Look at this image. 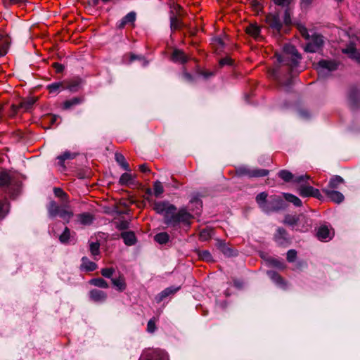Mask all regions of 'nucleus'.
Here are the masks:
<instances>
[{"label": "nucleus", "mask_w": 360, "mask_h": 360, "mask_svg": "<svg viewBox=\"0 0 360 360\" xmlns=\"http://www.w3.org/2000/svg\"><path fill=\"white\" fill-rule=\"evenodd\" d=\"M153 210L164 217V223L169 226L175 227L181 222H187L191 214L185 210L176 212V207L167 201L155 202Z\"/></svg>", "instance_id": "obj_1"}, {"label": "nucleus", "mask_w": 360, "mask_h": 360, "mask_svg": "<svg viewBox=\"0 0 360 360\" xmlns=\"http://www.w3.org/2000/svg\"><path fill=\"white\" fill-rule=\"evenodd\" d=\"M275 56L279 63L288 66L291 70L297 66L301 58L295 47L291 44H285L283 46V53H276Z\"/></svg>", "instance_id": "obj_2"}, {"label": "nucleus", "mask_w": 360, "mask_h": 360, "mask_svg": "<svg viewBox=\"0 0 360 360\" xmlns=\"http://www.w3.org/2000/svg\"><path fill=\"white\" fill-rule=\"evenodd\" d=\"M67 204L64 203L63 205L60 206L55 201L51 200L47 205L49 216L51 218L59 216L66 223H68L73 217V212L69 209V206Z\"/></svg>", "instance_id": "obj_3"}, {"label": "nucleus", "mask_w": 360, "mask_h": 360, "mask_svg": "<svg viewBox=\"0 0 360 360\" xmlns=\"http://www.w3.org/2000/svg\"><path fill=\"white\" fill-rule=\"evenodd\" d=\"M284 223L300 231H306L311 226V224L307 218L303 214L300 215H290L287 214L284 219Z\"/></svg>", "instance_id": "obj_4"}, {"label": "nucleus", "mask_w": 360, "mask_h": 360, "mask_svg": "<svg viewBox=\"0 0 360 360\" xmlns=\"http://www.w3.org/2000/svg\"><path fill=\"white\" fill-rule=\"evenodd\" d=\"M338 65V63L334 60H321L316 64V69L319 77L325 78L329 76L331 72L337 70Z\"/></svg>", "instance_id": "obj_5"}, {"label": "nucleus", "mask_w": 360, "mask_h": 360, "mask_svg": "<svg viewBox=\"0 0 360 360\" xmlns=\"http://www.w3.org/2000/svg\"><path fill=\"white\" fill-rule=\"evenodd\" d=\"M18 186L17 182L7 172H0V188L13 195Z\"/></svg>", "instance_id": "obj_6"}, {"label": "nucleus", "mask_w": 360, "mask_h": 360, "mask_svg": "<svg viewBox=\"0 0 360 360\" xmlns=\"http://www.w3.org/2000/svg\"><path fill=\"white\" fill-rule=\"evenodd\" d=\"M269 170L264 169H251L248 166H240L236 169L238 176L252 177H263L269 174Z\"/></svg>", "instance_id": "obj_7"}, {"label": "nucleus", "mask_w": 360, "mask_h": 360, "mask_svg": "<svg viewBox=\"0 0 360 360\" xmlns=\"http://www.w3.org/2000/svg\"><path fill=\"white\" fill-rule=\"evenodd\" d=\"M323 45V37L319 34H314L306 44L305 51L310 53H316L321 50Z\"/></svg>", "instance_id": "obj_8"}, {"label": "nucleus", "mask_w": 360, "mask_h": 360, "mask_svg": "<svg viewBox=\"0 0 360 360\" xmlns=\"http://www.w3.org/2000/svg\"><path fill=\"white\" fill-rule=\"evenodd\" d=\"M286 207L285 201L278 195H272L269 200V212L284 210Z\"/></svg>", "instance_id": "obj_9"}, {"label": "nucleus", "mask_w": 360, "mask_h": 360, "mask_svg": "<svg viewBox=\"0 0 360 360\" xmlns=\"http://www.w3.org/2000/svg\"><path fill=\"white\" fill-rule=\"evenodd\" d=\"M299 193L303 197L312 196L318 199H320L322 197L320 191L311 186H300Z\"/></svg>", "instance_id": "obj_10"}, {"label": "nucleus", "mask_w": 360, "mask_h": 360, "mask_svg": "<svg viewBox=\"0 0 360 360\" xmlns=\"http://www.w3.org/2000/svg\"><path fill=\"white\" fill-rule=\"evenodd\" d=\"M266 20L269 25L276 31H280L282 28L283 24L278 13L269 14L266 15Z\"/></svg>", "instance_id": "obj_11"}, {"label": "nucleus", "mask_w": 360, "mask_h": 360, "mask_svg": "<svg viewBox=\"0 0 360 360\" xmlns=\"http://www.w3.org/2000/svg\"><path fill=\"white\" fill-rule=\"evenodd\" d=\"M322 191L331 201L335 203H340L345 199L343 194L339 191L329 188H323Z\"/></svg>", "instance_id": "obj_12"}, {"label": "nucleus", "mask_w": 360, "mask_h": 360, "mask_svg": "<svg viewBox=\"0 0 360 360\" xmlns=\"http://www.w3.org/2000/svg\"><path fill=\"white\" fill-rule=\"evenodd\" d=\"M268 194L266 192H262L256 196V202L259 208L266 213H269Z\"/></svg>", "instance_id": "obj_13"}, {"label": "nucleus", "mask_w": 360, "mask_h": 360, "mask_svg": "<svg viewBox=\"0 0 360 360\" xmlns=\"http://www.w3.org/2000/svg\"><path fill=\"white\" fill-rule=\"evenodd\" d=\"M317 238L321 241L330 240L333 236V233L330 230L328 226L322 225L317 231Z\"/></svg>", "instance_id": "obj_14"}, {"label": "nucleus", "mask_w": 360, "mask_h": 360, "mask_svg": "<svg viewBox=\"0 0 360 360\" xmlns=\"http://www.w3.org/2000/svg\"><path fill=\"white\" fill-rule=\"evenodd\" d=\"M89 297L92 301L102 303L105 301L107 294L104 291L98 289H93L89 292Z\"/></svg>", "instance_id": "obj_15"}, {"label": "nucleus", "mask_w": 360, "mask_h": 360, "mask_svg": "<svg viewBox=\"0 0 360 360\" xmlns=\"http://www.w3.org/2000/svg\"><path fill=\"white\" fill-rule=\"evenodd\" d=\"M136 175H133L129 172L124 173L121 175L119 184L121 186H134L136 185Z\"/></svg>", "instance_id": "obj_16"}, {"label": "nucleus", "mask_w": 360, "mask_h": 360, "mask_svg": "<svg viewBox=\"0 0 360 360\" xmlns=\"http://www.w3.org/2000/svg\"><path fill=\"white\" fill-rule=\"evenodd\" d=\"M172 60L174 63L183 64L188 60V56L182 51L176 49L172 52Z\"/></svg>", "instance_id": "obj_17"}, {"label": "nucleus", "mask_w": 360, "mask_h": 360, "mask_svg": "<svg viewBox=\"0 0 360 360\" xmlns=\"http://www.w3.org/2000/svg\"><path fill=\"white\" fill-rule=\"evenodd\" d=\"M94 220V217L91 214L84 212L77 215V221L82 225L89 226Z\"/></svg>", "instance_id": "obj_18"}, {"label": "nucleus", "mask_w": 360, "mask_h": 360, "mask_svg": "<svg viewBox=\"0 0 360 360\" xmlns=\"http://www.w3.org/2000/svg\"><path fill=\"white\" fill-rule=\"evenodd\" d=\"M111 281L112 285L120 292L124 291L127 288L125 278L123 275H120L117 278H112Z\"/></svg>", "instance_id": "obj_19"}, {"label": "nucleus", "mask_w": 360, "mask_h": 360, "mask_svg": "<svg viewBox=\"0 0 360 360\" xmlns=\"http://www.w3.org/2000/svg\"><path fill=\"white\" fill-rule=\"evenodd\" d=\"M179 288L169 287L160 292L155 297L157 302H161L164 299L170 295L174 294L179 290Z\"/></svg>", "instance_id": "obj_20"}, {"label": "nucleus", "mask_w": 360, "mask_h": 360, "mask_svg": "<svg viewBox=\"0 0 360 360\" xmlns=\"http://www.w3.org/2000/svg\"><path fill=\"white\" fill-rule=\"evenodd\" d=\"M275 240L280 245H284L288 242V233L283 228H278L275 234Z\"/></svg>", "instance_id": "obj_21"}, {"label": "nucleus", "mask_w": 360, "mask_h": 360, "mask_svg": "<svg viewBox=\"0 0 360 360\" xmlns=\"http://www.w3.org/2000/svg\"><path fill=\"white\" fill-rule=\"evenodd\" d=\"M146 360H169L167 352L161 349L153 350Z\"/></svg>", "instance_id": "obj_22"}, {"label": "nucleus", "mask_w": 360, "mask_h": 360, "mask_svg": "<svg viewBox=\"0 0 360 360\" xmlns=\"http://www.w3.org/2000/svg\"><path fill=\"white\" fill-rule=\"evenodd\" d=\"M343 53L348 54L349 57L355 60L360 64V51L356 50L353 46H349L343 49Z\"/></svg>", "instance_id": "obj_23"}, {"label": "nucleus", "mask_w": 360, "mask_h": 360, "mask_svg": "<svg viewBox=\"0 0 360 360\" xmlns=\"http://www.w3.org/2000/svg\"><path fill=\"white\" fill-rule=\"evenodd\" d=\"M246 32L254 37L255 39H259L260 36L261 29L257 24H250L245 29Z\"/></svg>", "instance_id": "obj_24"}, {"label": "nucleus", "mask_w": 360, "mask_h": 360, "mask_svg": "<svg viewBox=\"0 0 360 360\" xmlns=\"http://www.w3.org/2000/svg\"><path fill=\"white\" fill-rule=\"evenodd\" d=\"M189 208L194 211L196 210H200L202 207V201L201 200V195L200 194L193 195L189 202Z\"/></svg>", "instance_id": "obj_25"}, {"label": "nucleus", "mask_w": 360, "mask_h": 360, "mask_svg": "<svg viewBox=\"0 0 360 360\" xmlns=\"http://www.w3.org/2000/svg\"><path fill=\"white\" fill-rule=\"evenodd\" d=\"M36 100L34 98H30L24 101H22L20 103V108H24L25 110H28L30 108H32V106L35 103ZM19 107L13 105L12 109L13 110V114H15L18 110Z\"/></svg>", "instance_id": "obj_26"}, {"label": "nucleus", "mask_w": 360, "mask_h": 360, "mask_svg": "<svg viewBox=\"0 0 360 360\" xmlns=\"http://www.w3.org/2000/svg\"><path fill=\"white\" fill-rule=\"evenodd\" d=\"M81 267L86 271H92L97 268V265L95 262L90 261L87 257H84L82 259Z\"/></svg>", "instance_id": "obj_27"}, {"label": "nucleus", "mask_w": 360, "mask_h": 360, "mask_svg": "<svg viewBox=\"0 0 360 360\" xmlns=\"http://www.w3.org/2000/svg\"><path fill=\"white\" fill-rule=\"evenodd\" d=\"M82 103V99L79 97H75L70 100L65 101L63 104V109L69 110L72 107Z\"/></svg>", "instance_id": "obj_28"}, {"label": "nucleus", "mask_w": 360, "mask_h": 360, "mask_svg": "<svg viewBox=\"0 0 360 360\" xmlns=\"http://www.w3.org/2000/svg\"><path fill=\"white\" fill-rule=\"evenodd\" d=\"M211 44L218 54L223 51L224 47V42L220 37H214L212 39Z\"/></svg>", "instance_id": "obj_29"}, {"label": "nucleus", "mask_w": 360, "mask_h": 360, "mask_svg": "<svg viewBox=\"0 0 360 360\" xmlns=\"http://www.w3.org/2000/svg\"><path fill=\"white\" fill-rule=\"evenodd\" d=\"M122 238L127 245H132L136 242V237L133 232H123L122 233Z\"/></svg>", "instance_id": "obj_30"}, {"label": "nucleus", "mask_w": 360, "mask_h": 360, "mask_svg": "<svg viewBox=\"0 0 360 360\" xmlns=\"http://www.w3.org/2000/svg\"><path fill=\"white\" fill-rule=\"evenodd\" d=\"M47 89L51 94H57L60 91L65 89V86L63 82H55L47 86Z\"/></svg>", "instance_id": "obj_31"}, {"label": "nucleus", "mask_w": 360, "mask_h": 360, "mask_svg": "<svg viewBox=\"0 0 360 360\" xmlns=\"http://www.w3.org/2000/svg\"><path fill=\"white\" fill-rule=\"evenodd\" d=\"M115 160L126 171L131 170L129 164L126 162L125 158L121 153H115Z\"/></svg>", "instance_id": "obj_32"}, {"label": "nucleus", "mask_w": 360, "mask_h": 360, "mask_svg": "<svg viewBox=\"0 0 360 360\" xmlns=\"http://www.w3.org/2000/svg\"><path fill=\"white\" fill-rule=\"evenodd\" d=\"M283 195L285 200L292 203L295 206L300 207L302 205L301 200L299 198H297V196H295L292 194H290V193H283Z\"/></svg>", "instance_id": "obj_33"}, {"label": "nucleus", "mask_w": 360, "mask_h": 360, "mask_svg": "<svg viewBox=\"0 0 360 360\" xmlns=\"http://www.w3.org/2000/svg\"><path fill=\"white\" fill-rule=\"evenodd\" d=\"M268 276L276 284L282 286L283 285V281L280 275L275 271H268L266 272Z\"/></svg>", "instance_id": "obj_34"}, {"label": "nucleus", "mask_w": 360, "mask_h": 360, "mask_svg": "<svg viewBox=\"0 0 360 360\" xmlns=\"http://www.w3.org/2000/svg\"><path fill=\"white\" fill-rule=\"evenodd\" d=\"M344 181L343 179L340 176H335L332 177L328 184L329 189L334 190L338 188L339 185L342 184Z\"/></svg>", "instance_id": "obj_35"}, {"label": "nucleus", "mask_w": 360, "mask_h": 360, "mask_svg": "<svg viewBox=\"0 0 360 360\" xmlns=\"http://www.w3.org/2000/svg\"><path fill=\"white\" fill-rule=\"evenodd\" d=\"M91 285L94 286L101 288H108V283L102 278H92L89 282Z\"/></svg>", "instance_id": "obj_36"}, {"label": "nucleus", "mask_w": 360, "mask_h": 360, "mask_svg": "<svg viewBox=\"0 0 360 360\" xmlns=\"http://www.w3.org/2000/svg\"><path fill=\"white\" fill-rule=\"evenodd\" d=\"M8 46V39L0 34V57L6 55Z\"/></svg>", "instance_id": "obj_37"}, {"label": "nucleus", "mask_w": 360, "mask_h": 360, "mask_svg": "<svg viewBox=\"0 0 360 360\" xmlns=\"http://www.w3.org/2000/svg\"><path fill=\"white\" fill-rule=\"evenodd\" d=\"M75 155L69 151L64 152L62 155L58 156V165L61 167H64V162L66 160H71L75 158Z\"/></svg>", "instance_id": "obj_38"}, {"label": "nucleus", "mask_w": 360, "mask_h": 360, "mask_svg": "<svg viewBox=\"0 0 360 360\" xmlns=\"http://www.w3.org/2000/svg\"><path fill=\"white\" fill-rule=\"evenodd\" d=\"M53 192L55 195L60 198L63 203H68V196L66 193H65L63 189L60 188H54Z\"/></svg>", "instance_id": "obj_39"}, {"label": "nucleus", "mask_w": 360, "mask_h": 360, "mask_svg": "<svg viewBox=\"0 0 360 360\" xmlns=\"http://www.w3.org/2000/svg\"><path fill=\"white\" fill-rule=\"evenodd\" d=\"M360 98V92L355 88L350 89L349 93V99L352 105H355Z\"/></svg>", "instance_id": "obj_40"}, {"label": "nucleus", "mask_w": 360, "mask_h": 360, "mask_svg": "<svg viewBox=\"0 0 360 360\" xmlns=\"http://www.w3.org/2000/svg\"><path fill=\"white\" fill-rule=\"evenodd\" d=\"M79 84L80 82L78 79L71 80L65 86V89H67L72 92H76L79 89Z\"/></svg>", "instance_id": "obj_41"}, {"label": "nucleus", "mask_w": 360, "mask_h": 360, "mask_svg": "<svg viewBox=\"0 0 360 360\" xmlns=\"http://www.w3.org/2000/svg\"><path fill=\"white\" fill-rule=\"evenodd\" d=\"M169 238V235L166 232H162L155 236V240L159 244H165Z\"/></svg>", "instance_id": "obj_42"}, {"label": "nucleus", "mask_w": 360, "mask_h": 360, "mask_svg": "<svg viewBox=\"0 0 360 360\" xmlns=\"http://www.w3.org/2000/svg\"><path fill=\"white\" fill-rule=\"evenodd\" d=\"M170 21V27L172 31L178 30L182 26L181 20L176 16L171 17Z\"/></svg>", "instance_id": "obj_43"}, {"label": "nucleus", "mask_w": 360, "mask_h": 360, "mask_svg": "<svg viewBox=\"0 0 360 360\" xmlns=\"http://www.w3.org/2000/svg\"><path fill=\"white\" fill-rule=\"evenodd\" d=\"M278 176L285 182L292 181L293 175L288 170H281L278 172Z\"/></svg>", "instance_id": "obj_44"}, {"label": "nucleus", "mask_w": 360, "mask_h": 360, "mask_svg": "<svg viewBox=\"0 0 360 360\" xmlns=\"http://www.w3.org/2000/svg\"><path fill=\"white\" fill-rule=\"evenodd\" d=\"M154 195L159 197L163 192L164 188L160 181H156L153 184Z\"/></svg>", "instance_id": "obj_45"}, {"label": "nucleus", "mask_w": 360, "mask_h": 360, "mask_svg": "<svg viewBox=\"0 0 360 360\" xmlns=\"http://www.w3.org/2000/svg\"><path fill=\"white\" fill-rule=\"evenodd\" d=\"M99 248H100V245L97 242H96V243L92 242L89 245L91 253L94 257H95V259H96V257L99 255V254H100Z\"/></svg>", "instance_id": "obj_46"}, {"label": "nucleus", "mask_w": 360, "mask_h": 360, "mask_svg": "<svg viewBox=\"0 0 360 360\" xmlns=\"http://www.w3.org/2000/svg\"><path fill=\"white\" fill-rule=\"evenodd\" d=\"M70 238V230L65 227L63 232L59 236V240L62 243H66L68 242Z\"/></svg>", "instance_id": "obj_47"}, {"label": "nucleus", "mask_w": 360, "mask_h": 360, "mask_svg": "<svg viewBox=\"0 0 360 360\" xmlns=\"http://www.w3.org/2000/svg\"><path fill=\"white\" fill-rule=\"evenodd\" d=\"M157 319L155 318L150 319L147 324V331L150 333H153L156 330Z\"/></svg>", "instance_id": "obj_48"}, {"label": "nucleus", "mask_w": 360, "mask_h": 360, "mask_svg": "<svg viewBox=\"0 0 360 360\" xmlns=\"http://www.w3.org/2000/svg\"><path fill=\"white\" fill-rule=\"evenodd\" d=\"M115 269L113 268H103L101 271V275L107 278H112Z\"/></svg>", "instance_id": "obj_49"}, {"label": "nucleus", "mask_w": 360, "mask_h": 360, "mask_svg": "<svg viewBox=\"0 0 360 360\" xmlns=\"http://www.w3.org/2000/svg\"><path fill=\"white\" fill-rule=\"evenodd\" d=\"M214 230L211 226L207 225L204 227V240L210 239L212 236Z\"/></svg>", "instance_id": "obj_50"}, {"label": "nucleus", "mask_w": 360, "mask_h": 360, "mask_svg": "<svg viewBox=\"0 0 360 360\" xmlns=\"http://www.w3.org/2000/svg\"><path fill=\"white\" fill-rule=\"evenodd\" d=\"M200 75H201V72L198 69V70H197L196 73L194 75V76H192L190 73H188V72H184L183 76H184V78L187 82H192V81L196 79V78L198 77H199Z\"/></svg>", "instance_id": "obj_51"}, {"label": "nucleus", "mask_w": 360, "mask_h": 360, "mask_svg": "<svg viewBox=\"0 0 360 360\" xmlns=\"http://www.w3.org/2000/svg\"><path fill=\"white\" fill-rule=\"evenodd\" d=\"M270 76L278 81L279 83H281L280 80V69L278 68H275L269 71Z\"/></svg>", "instance_id": "obj_52"}, {"label": "nucleus", "mask_w": 360, "mask_h": 360, "mask_svg": "<svg viewBox=\"0 0 360 360\" xmlns=\"http://www.w3.org/2000/svg\"><path fill=\"white\" fill-rule=\"evenodd\" d=\"M220 248L223 253L226 256L231 257L235 255L233 250L227 247L225 244H221Z\"/></svg>", "instance_id": "obj_53"}, {"label": "nucleus", "mask_w": 360, "mask_h": 360, "mask_svg": "<svg viewBox=\"0 0 360 360\" xmlns=\"http://www.w3.org/2000/svg\"><path fill=\"white\" fill-rule=\"evenodd\" d=\"M123 19L127 24L133 23L136 20V13L134 11L129 12L123 18Z\"/></svg>", "instance_id": "obj_54"}, {"label": "nucleus", "mask_w": 360, "mask_h": 360, "mask_svg": "<svg viewBox=\"0 0 360 360\" xmlns=\"http://www.w3.org/2000/svg\"><path fill=\"white\" fill-rule=\"evenodd\" d=\"M308 179H309V176H308L307 174L300 175V176H293L292 181L294 183L300 184V183L307 181Z\"/></svg>", "instance_id": "obj_55"}, {"label": "nucleus", "mask_w": 360, "mask_h": 360, "mask_svg": "<svg viewBox=\"0 0 360 360\" xmlns=\"http://www.w3.org/2000/svg\"><path fill=\"white\" fill-rule=\"evenodd\" d=\"M274 3L283 8H288L293 0H272Z\"/></svg>", "instance_id": "obj_56"}, {"label": "nucleus", "mask_w": 360, "mask_h": 360, "mask_svg": "<svg viewBox=\"0 0 360 360\" xmlns=\"http://www.w3.org/2000/svg\"><path fill=\"white\" fill-rule=\"evenodd\" d=\"M233 60L229 56H226L219 60V65L223 67L224 65H233Z\"/></svg>", "instance_id": "obj_57"}, {"label": "nucleus", "mask_w": 360, "mask_h": 360, "mask_svg": "<svg viewBox=\"0 0 360 360\" xmlns=\"http://www.w3.org/2000/svg\"><path fill=\"white\" fill-rule=\"evenodd\" d=\"M269 262L271 266L277 267L278 269H283L284 267L283 263L276 259H270L269 260Z\"/></svg>", "instance_id": "obj_58"}, {"label": "nucleus", "mask_w": 360, "mask_h": 360, "mask_svg": "<svg viewBox=\"0 0 360 360\" xmlns=\"http://www.w3.org/2000/svg\"><path fill=\"white\" fill-rule=\"evenodd\" d=\"M297 257V252L295 250H290L287 252V260L290 262L295 261Z\"/></svg>", "instance_id": "obj_59"}, {"label": "nucleus", "mask_w": 360, "mask_h": 360, "mask_svg": "<svg viewBox=\"0 0 360 360\" xmlns=\"http://www.w3.org/2000/svg\"><path fill=\"white\" fill-rule=\"evenodd\" d=\"M283 22L285 25H290L291 23L290 13L288 8H285L284 11Z\"/></svg>", "instance_id": "obj_60"}, {"label": "nucleus", "mask_w": 360, "mask_h": 360, "mask_svg": "<svg viewBox=\"0 0 360 360\" xmlns=\"http://www.w3.org/2000/svg\"><path fill=\"white\" fill-rule=\"evenodd\" d=\"M313 0H300V4L302 9H307L312 4Z\"/></svg>", "instance_id": "obj_61"}, {"label": "nucleus", "mask_w": 360, "mask_h": 360, "mask_svg": "<svg viewBox=\"0 0 360 360\" xmlns=\"http://www.w3.org/2000/svg\"><path fill=\"white\" fill-rule=\"evenodd\" d=\"M299 29L302 36L306 39H309V34L308 33L307 29L304 26H300Z\"/></svg>", "instance_id": "obj_62"}, {"label": "nucleus", "mask_w": 360, "mask_h": 360, "mask_svg": "<svg viewBox=\"0 0 360 360\" xmlns=\"http://www.w3.org/2000/svg\"><path fill=\"white\" fill-rule=\"evenodd\" d=\"M53 67L55 68L56 72L58 73L63 72L64 70V66L58 63H54L53 64Z\"/></svg>", "instance_id": "obj_63"}, {"label": "nucleus", "mask_w": 360, "mask_h": 360, "mask_svg": "<svg viewBox=\"0 0 360 360\" xmlns=\"http://www.w3.org/2000/svg\"><path fill=\"white\" fill-rule=\"evenodd\" d=\"M139 169L141 172H150V169L148 168V167L147 166V165L146 164H143V165H141L139 166Z\"/></svg>", "instance_id": "obj_64"}]
</instances>
